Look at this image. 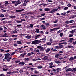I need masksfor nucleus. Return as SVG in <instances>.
<instances>
[{"mask_svg":"<svg viewBox=\"0 0 76 76\" xmlns=\"http://www.w3.org/2000/svg\"><path fill=\"white\" fill-rule=\"evenodd\" d=\"M41 41L39 40H35L33 41L31 44H34V45H36L37 44H39V43H41Z\"/></svg>","mask_w":76,"mask_h":76,"instance_id":"1","label":"nucleus"},{"mask_svg":"<svg viewBox=\"0 0 76 76\" xmlns=\"http://www.w3.org/2000/svg\"><path fill=\"white\" fill-rule=\"evenodd\" d=\"M37 48H39L40 51H44V50H45V48H44L42 47L41 46H38Z\"/></svg>","mask_w":76,"mask_h":76,"instance_id":"2","label":"nucleus"},{"mask_svg":"<svg viewBox=\"0 0 76 76\" xmlns=\"http://www.w3.org/2000/svg\"><path fill=\"white\" fill-rule=\"evenodd\" d=\"M21 2L20 0H17L16 1V2L14 6H15V7H16L17 6V5H18V4H21Z\"/></svg>","mask_w":76,"mask_h":76,"instance_id":"3","label":"nucleus"},{"mask_svg":"<svg viewBox=\"0 0 76 76\" xmlns=\"http://www.w3.org/2000/svg\"><path fill=\"white\" fill-rule=\"evenodd\" d=\"M58 9H54L52 10L50 12V13H52L54 12L55 11H57L58 10Z\"/></svg>","mask_w":76,"mask_h":76,"instance_id":"4","label":"nucleus"},{"mask_svg":"<svg viewBox=\"0 0 76 76\" xmlns=\"http://www.w3.org/2000/svg\"><path fill=\"white\" fill-rule=\"evenodd\" d=\"M9 56H10V54L9 53L6 54L4 59H7V58H9Z\"/></svg>","mask_w":76,"mask_h":76,"instance_id":"5","label":"nucleus"},{"mask_svg":"<svg viewBox=\"0 0 76 76\" xmlns=\"http://www.w3.org/2000/svg\"><path fill=\"white\" fill-rule=\"evenodd\" d=\"M63 45H60L59 46H56V48L58 49L60 48H63Z\"/></svg>","mask_w":76,"mask_h":76,"instance_id":"6","label":"nucleus"},{"mask_svg":"<svg viewBox=\"0 0 76 76\" xmlns=\"http://www.w3.org/2000/svg\"><path fill=\"white\" fill-rule=\"evenodd\" d=\"M75 59H74V58L73 57H71L69 59V61H72L73 60H74Z\"/></svg>","mask_w":76,"mask_h":76,"instance_id":"7","label":"nucleus"},{"mask_svg":"<svg viewBox=\"0 0 76 76\" xmlns=\"http://www.w3.org/2000/svg\"><path fill=\"white\" fill-rule=\"evenodd\" d=\"M23 10H24V9H22V10H16V12H20L23 11Z\"/></svg>","mask_w":76,"mask_h":76,"instance_id":"8","label":"nucleus"},{"mask_svg":"<svg viewBox=\"0 0 76 76\" xmlns=\"http://www.w3.org/2000/svg\"><path fill=\"white\" fill-rule=\"evenodd\" d=\"M31 37H32V36L31 35H30V36L27 35L25 37V38H27V39H30V38H31Z\"/></svg>","mask_w":76,"mask_h":76,"instance_id":"9","label":"nucleus"},{"mask_svg":"<svg viewBox=\"0 0 76 76\" xmlns=\"http://www.w3.org/2000/svg\"><path fill=\"white\" fill-rule=\"evenodd\" d=\"M25 64V63L22 62H20L19 63V64L20 65V66H22L23 65H24Z\"/></svg>","mask_w":76,"mask_h":76,"instance_id":"10","label":"nucleus"},{"mask_svg":"<svg viewBox=\"0 0 76 76\" xmlns=\"http://www.w3.org/2000/svg\"><path fill=\"white\" fill-rule=\"evenodd\" d=\"M75 29H74L72 31H70V33H71V34H74V33H75Z\"/></svg>","mask_w":76,"mask_h":76,"instance_id":"11","label":"nucleus"},{"mask_svg":"<svg viewBox=\"0 0 76 76\" xmlns=\"http://www.w3.org/2000/svg\"><path fill=\"white\" fill-rule=\"evenodd\" d=\"M44 10L45 12L50 11V9L48 8H46Z\"/></svg>","mask_w":76,"mask_h":76,"instance_id":"12","label":"nucleus"},{"mask_svg":"<svg viewBox=\"0 0 76 76\" xmlns=\"http://www.w3.org/2000/svg\"><path fill=\"white\" fill-rule=\"evenodd\" d=\"M72 70V69L71 68H69L67 69L66 70V72H70V71H71Z\"/></svg>","mask_w":76,"mask_h":76,"instance_id":"13","label":"nucleus"},{"mask_svg":"<svg viewBox=\"0 0 76 76\" xmlns=\"http://www.w3.org/2000/svg\"><path fill=\"white\" fill-rule=\"evenodd\" d=\"M76 15H73L71 16V17H70V19H72V18H76Z\"/></svg>","mask_w":76,"mask_h":76,"instance_id":"14","label":"nucleus"},{"mask_svg":"<svg viewBox=\"0 0 76 76\" xmlns=\"http://www.w3.org/2000/svg\"><path fill=\"white\" fill-rule=\"evenodd\" d=\"M50 51V49L49 48H48L46 50V53H48V52H49Z\"/></svg>","mask_w":76,"mask_h":76,"instance_id":"15","label":"nucleus"},{"mask_svg":"<svg viewBox=\"0 0 76 76\" xmlns=\"http://www.w3.org/2000/svg\"><path fill=\"white\" fill-rule=\"evenodd\" d=\"M17 43L18 44H22V42H21V41H18Z\"/></svg>","mask_w":76,"mask_h":76,"instance_id":"16","label":"nucleus"},{"mask_svg":"<svg viewBox=\"0 0 76 76\" xmlns=\"http://www.w3.org/2000/svg\"><path fill=\"white\" fill-rule=\"evenodd\" d=\"M42 29H45L46 27L44 25H42L41 26Z\"/></svg>","mask_w":76,"mask_h":76,"instance_id":"17","label":"nucleus"},{"mask_svg":"<svg viewBox=\"0 0 76 76\" xmlns=\"http://www.w3.org/2000/svg\"><path fill=\"white\" fill-rule=\"evenodd\" d=\"M76 71V69L75 68H74L72 70V72H73V73H74Z\"/></svg>","mask_w":76,"mask_h":76,"instance_id":"18","label":"nucleus"},{"mask_svg":"<svg viewBox=\"0 0 76 76\" xmlns=\"http://www.w3.org/2000/svg\"><path fill=\"white\" fill-rule=\"evenodd\" d=\"M48 58V56H45L44 58V60H46V59L47 60Z\"/></svg>","mask_w":76,"mask_h":76,"instance_id":"19","label":"nucleus"},{"mask_svg":"<svg viewBox=\"0 0 76 76\" xmlns=\"http://www.w3.org/2000/svg\"><path fill=\"white\" fill-rule=\"evenodd\" d=\"M40 36V35H37L35 37V39H37V38H38V37Z\"/></svg>","mask_w":76,"mask_h":76,"instance_id":"20","label":"nucleus"},{"mask_svg":"<svg viewBox=\"0 0 76 76\" xmlns=\"http://www.w3.org/2000/svg\"><path fill=\"white\" fill-rule=\"evenodd\" d=\"M42 67H43L41 65L39 66H38L37 67V68H38V69H42Z\"/></svg>","mask_w":76,"mask_h":76,"instance_id":"21","label":"nucleus"},{"mask_svg":"<svg viewBox=\"0 0 76 76\" xmlns=\"http://www.w3.org/2000/svg\"><path fill=\"white\" fill-rule=\"evenodd\" d=\"M10 18H15V16L13 15H11L9 17Z\"/></svg>","mask_w":76,"mask_h":76,"instance_id":"22","label":"nucleus"},{"mask_svg":"<svg viewBox=\"0 0 76 76\" xmlns=\"http://www.w3.org/2000/svg\"><path fill=\"white\" fill-rule=\"evenodd\" d=\"M60 69V68H59L58 69H56V70L57 72H60V69Z\"/></svg>","mask_w":76,"mask_h":76,"instance_id":"23","label":"nucleus"},{"mask_svg":"<svg viewBox=\"0 0 76 76\" xmlns=\"http://www.w3.org/2000/svg\"><path fill=\"white\" fill-rule=\"evenodd\" d=\"M25 60L26 61H29V58H25Z\"/></svg>","mask_w":76,"mask_h":76,"instance_id":"24","label":"nucleus"},{"mask_svg":"<svg viewBox=\"0 0 76 76\" xmlns=\"http://www.w3.org/2000/svg\"><path fill=\"white\" fill-rule=\"evenodd\" d=\"M55 28H54L53 29H51L50 30V32H53V31H55Z\"/></svg>","mask_w":76,"mask_h":76,"instance_id":"25","label":"nucleus"},{"mask_svg":"<svg viewBox=\"0 0 76 76\" xmlns=\"http://www.w3.org/2000/svg\"><path fill=\"white\" fill-rule=\"evenodd\" d=\"M55 63H57V64H58V63H60V62L58 61H55Z\"/></svg>","mask_w":76,"mask_h":76,"instance_id":"26","label":"nucleus"},{"mask_svg":"<svg viewBox=\"0 0 76 76\" xmlns=\"http://www.w3.org/2000/svg\"><path fill=\"white\" fill-rule=\"evenodd\" d=\"M16 1H12V4H15L16 3Z\"/></svg>","mask_w":76,"mask_h":76,"instance_id":"27","label":"nucleus"},{"mask_svg":"<svg viewBox=\"0 0 76 76\" xmlns=\"http://www.w3.org/2000/svg\"><path fill=\"white\" fill-rule=\"evenodd\" d=\"M63 35V33H61L60 34V36L61 37H62Z\"/></svg>","mask_w":76,"mask_h":76,"instance_id":"28","label":"nucleus"},{"mask_svg":"<svg viewBox=\"0 0 76 76\" xmlns=\"http://www.w3.org/2000/svg\"><path fill=\"white\" fill-rule=\"evenodd\" d=\"M34 51H35V52L36 53H38V52H39V49H37V50L35 49L34 50Z\"/></svg>","mask_w":76,"mask_h":76,"instance_id":"29","label":"nucleus"},{"mask_svg":"<svg viewBox=\"0 0 76 76\" xmlns=\"http://www.w3.org/2000/svg\"><path fill=\"white\" fill-rule=\"evenodd\" d=\"M5 3L4 4H9V2H8V1H5Z\"/></svg>","mask_w":76,"mask_h":76,"instance_id":"30","label":"nucleus"},{"mask_svg":"<svg viewBox=\"0 0 76 76\" xmlns=\"http://www.w3.org/2000/svg\"><path fill=\"white\" fill-rule=\"evenodd\" d=\"M65 23L67 24H69V23H70V21H65Z\"/></svg>","mask_w":76,"mask_h":76,"instance_id":"31","label":"nucleus"},{"mask_svg":"<svg viewBox=\"0 0 76 76\" xmlns=\"http://www.w3.org/2000/svg\"><path fill=\"white\" fill-rule=\"evenodd\" d=\"M18 72V71H14L13 72H11V73H12V74H13V73H16Z\"/></svg>","mask_w":76,"mask_h":76,"instance_id":"32","label":"nucleus"},{"mask_svg":"<svg viewBox=\"0 0 76 76\" xmlns=\"http://www.w3.org/2000/svg\"><path fill=\"white\" fill-rule=\"evenodd\" d=\"M4 16V15L3 14H1L0 15V18H3Z\"/></svg>","mask_w":76,"mask_h":76,"instance_id":"33","label":"nucleus"},{"mask_svg":"<svg viewBox=\"0 0 76 76\" xmlns=\"http://www.w3.org/2000/svg\"><path fill=\"white\" fill-rule=\"evenodd\" d=\"M60 56V54H56L55 56V57H56V58H57V57H58V56Z\"/></svg>","mask_w":76,"mask_h":76,"instance_id":"34","label":"nucleus"},{"mask_svg":"<svg viewBox=\"0 0 76 76\" xmlns=\"http://www.w3.org/2000/svg\"><path fill=\"white\" fill-rule=\"evenodd\" d=\"M42 40H43V41H46V38L45 37H43L42 39Z\"/></svg>","mask_w":76,"mask_h":76,"instance_id":"35","label":"nucleus"},{"mask_svg":"<svg viewBox=\"0 0 76 76\" xmlns=\"http://www.w3.org/2000/svg\"><path fill=\"white\" fill-rule=\"evenodd\" d=\"M19 62H20V60H18L17 61H15V63H19Z\"/></svg>","mask_w":76,"mask_h":76,"instance_id":"36","label":"nucleus"},{"mask_svg":"<svg viewBox=\"0 0 76 76\" xmlns=\"http://www.w3.org/2000/svg\"><path fill=\"white\" fill-rule=\"evenodd\" d=\"M36 32H37V33H39V29H36Z\"/></svg>","mask_w":76,"mask_h":76,"instance_id":"37","label":"nucleus"},{"mask_svg":"<svg viewBox=\"0 0 76 76\" xmlns=\"http://www.w3.org/2000/svg\"><path fill=\"white\" fill-rule=\"evenodd\" d=\"M29 0H26L25 1H24V2H26V3H28V2H29Z\"/></svg>","mask_w":76,"mask_h":76,"instance_id":"38","label":"nucleus"},{"mask_svg":"<svg viewBox=\"0 0 76 76\" xmlns=\"http://www.w3.org/2000/svg\"><path fill=\"white\" fill-rule=\"evenodd\" d=\"M35 73H36V74H37V73H39V72H38V71H35L34 72Z\"/></svg>","mask_w":76,"mask_h":76,"instance_id":"39","label":"nucleus"},{"mask_svg":"<svg viewBox=\"0 0 76 76\" xmlns=\"http://www.w3.org/2000/svg\"><path fill=\"white\" fill-rule=\"evenodd\" d=\"M67 41V40L66 39H65V40H61L60 41L61 42H62V41L63 42H65V41Z\"/></svg>","mask_w":76,"mask_h":76,"instance_id":"40","label":"nucleus"},{"mask_svg":"<svg viewBox=\"0 0 76 76\" xmlns=\"http://www.w3.org/2000/svg\"><path fill=\"white\" fill-rule=\"evenodd\" d=\"M69 9V8H68V7H64V10H67V9Z\"/></svg>","mask_w":76,"mask_h":76,"instance_id":"41","label":"nucleus"},{"mask_svg":"<svg viewBox=\"0 0 76 76\" xmlns=\"http://www.w3.org/2000/svg\"><path fill=\"white\" fill-rule=\"evenodd\" d=\"M16 22L17 23H22V22L21 21H17Z\"/></svg>","mask_w":76,"mask_h":76,"instance_id":"42","label":"nucleus"},{"mask_svg":"<svg viewBox=\"0 0 76 76\" xmlns=\"http://www.w3.org/2000/svg\"><path fill=\"white\" fill-rule=\"evenodd\" d=\"M26 4H27V3H26V2H24L23 4V6H26Z\"/></svg>","mask_w":76,"mask_h":76,"instance_id":"43","label":"nucleus"},{"mask_svg":"<svg viewBox=\"0 0 76 76\" xmlns=\"http://www.w3.org/2000/svg\"><path fill=\"white\" fill-rule=\"evenodd\" d=\"M12 37H17V35H12Z\"/></svg>","mask_w":76,"mask_h":76,"instance_id":"44","label":"nucleus"},{"mask_svg":"<svg viewBox=\"0 0 76 76\" xmlns=\"http://www.w3.org/2000/svg\"><path fill=\"white\" fill-rule=\"evenodd\" d=\"M67 6L69 7H71V4L69 3L68 4Z\"/></svg>","mask_w":76,"mask_h":76,"instance_id":"45","label":"nucleus"},{"mask_svg":"<svg viewBox=\"0 0 76 76\" xmlns=\"http://www.w3.org/2000/svg\"><path fill=\"white\" fill-rule=\"evenodd\" d=\"M7 70H8V69H5V68L3 69V70H4V71H7Z\"/></svg>","mask_w":76,"mask_h":76,"instance_id":"46","label":"nucleus"},{"mask_svg":"<svg viewBox=\"0 0 76 76\" xmlns=\"http://www.w3.org/2000/svg\"><path fill=\"white\" fill-rule=\"evenodd\" d=\"M53 63L51 62L50 63L49 65L50 66H53Z\"/></svg>","mask_w":76,"mask_h":76,"instance_id":"47","label":"nucleus"},{"mask_svg":"<svg viewBox=\"0 0 76 76\" xmlns=\"http://www.w3.org/2000/svg\"><path fill=\"white\" fill-rule=\"evenodd\" d=\"M73 22H74V20H71L69 21V23H73Z\"/></svg>","mask_w":76,"mask_h":76,"instance_id":"48","label":"nucleus"},{"mask_svg":"<svg viewBox=\"0 0 76 76\" xmlns=\"http://www.w3.org/2000/svg\"><path fill=\"white\" fill-rule=\"evenodd\" d=\"M45 25H46L47 26H49V23H45Z\"/></svg>","mask_w":76,"mask_h":76,"instance_id":"49","label":"nucleus"},{"mask_svg":"<svg viewBox=\"0 0 76 76\" xmlns=\"http://www.w3.org/2000/svg\"><path fill=\"white\" fill-rule=\"evenodd\" d=\"M47 61H51V59H47Z\"/></svg>","mask_w":76,"mask_h":76,"instance_id":"50","label":"nucleus"},{"mask_svg":"<svg viewBox=\"0 0 76 76\" xmlns=\"http://www.w3.org/2000/svg\"><path fill=\"white\" fill-rule=\"evenodd\" d=\"M21 21H26V20L25 19H21Z\"/></svg>","mask_w":76,"mask_h":76,"instance_id":"51","label":"nucleus"},{"mask_svg":"<svg viewBox=\"0 0 76 76\" xmlns=\"http://www.w3.org/2000/svg\"><path fill=\"white\" fill-rule=\"evenodd\" d=\"M12 73V72H7V75H10V74H11Z\"/></svg>","mask_w":76,"mask_h":76,"instance_id":"52","label":"nucleus"},{"mask_svg":"<svg viewBox=\"0 0 76 76\" xmlns=\"http://www.w3.org/2000/svg\"><path fill=\"white\" fill-rule=\"evenodd\" d=\"M51 45V43L50 42H48L47 43V45Z\"/></svg>","mask_w":76,"mask_h":76,"instance_id":"53","label":"nucleus"},{"mask_svg":"<svg viewBox=\"0 0 76 76\" xmlns=\"http://www.w3.org/2000/svg\"><path fill=\"white\" fill-rule=\"evenodd\" d=\"M13 32L14 34H16V33H17V31L16 30L14 31H13Z\"/></svg>","mask_w":76,"mask_h":76,"instance_id":"54","label":"nucleus"},{"mask_svg":"<svg viewBox=\"0 0 76 76\" xmlns=\"http://www.w3.org/2000/svg\"><path fill=\"white\" fill-rule=\"evenodd\" d=\"M73 36V34H70L69 36V37H72Z\"/></svg>","mask_w":76,"mask_h":76,"instance_id":"55","label":"nucleus"},{"mask_svg":"<svg viewBox=\"0 0 76 76\" xmlns=\"http://www.w3.org/2000/svg\"><path fill=\"white\" fill-rule=\"evenodd\" d=\"M68 66H66L65 68V70H67V69H68Z\"/></svg>","mask_w":76,"mask_h":76,"instance_id":"56","label":"nucleus"},{"mask_svg":"<svg viewBox=\"0 0 76 76\" xmlns=\"http://www.w3.org/2000/svg\"><path fill=\"white\" fill-rule=\"evenodd\" d=\"M3 23H7V21H3Z\"/></svg>","mask_w":76,"mask_h":76,"instance_id":"57","label":"nucleus"},{"mask_svg":"<svg viewBox=\"0 0 76 76\" xmlns=\"http://www.w3.org/2000/svg\"><path fill=\"white\" fill-rule=\"evenodd\" d=\"M33 64L32 63H30L28 64L29 66H32Z\"/></svg>","mask_w":76,"mask_h":76,"instance_id":"58","label":"nucleus"},{"mask_svg":"<svg viewBox=\"0 0 76 76\" xmlns=\"http://www.w3.org/2000/svg\"><path fill=\"white\" fill-rule=\"evenodd\" d=\"M27 56H31L30 53H28L27 54Z\"/></svg>","mask_w":76,"mask_h":76,"instance_id":"59","label":"nucleus"},{"mask_svg":"<svg viewBox=\"0 0 76 76\" xmlns=\"http://www.w3.org/2000/svg\"><path fill=\"white\" fill-rule=\"evenodd\" d=\"M0 50L1 51V52H4V50H3V49H0Z\"/></svg>","mask_w":76,"mask_h":76,"instance_id":"60","label":"nucleus"},{"mask_svg":"<svg viewBox=\"0 0 76 76\" xmlns=\"http://www.w3.org/2000/svg\"><path fill=\"white\" fill-rule=\"evenodd\" d=\"M30 27H33L34 26L33 25V24H31L30 26Z\"/></svg>","mask_w":76,"mask_h":76,"instance_id":"61","label":"nucleus"},{"mask_svg":"<svg viewBox=\"0 0 76 76\" xmlns=\"http://www.w3.org/2000/svg\"><path fill=\"white\" fill-rule=\"evenodd\" d=\"M69 39H70V40L72 42V41H73V40L74 39H73V38H70Z\"/></svg>","mask_w":76,"mask_h":76,"instance_id":"62","label":"nucleus"},{"mask_svg":"<svg viewBox=\"0 0 76 76\" xmlns=\"http://www.w3.org/2000/svg\"><path fill=\"white\" fill-rule=\"evenodd\" d=\"M37 59L36 58L33 59V61H37Z\"/></svg>","mask_w":76,"mask_h":76,"instance_id":"63","label":"nucleus"},{"mask_svg":"<svg viewBox=\"0 0 76 76\" xmlns=\"http://www.w3.org/2000/svg\"><path fill=\"white\" fill-rule=\"evenodd\" d=\"M4 76V74H0V76Z\"/></svg>","mask_w":76,"mask_h":76,"instance_id":"64","label":"nucleus"}]
</instances>
